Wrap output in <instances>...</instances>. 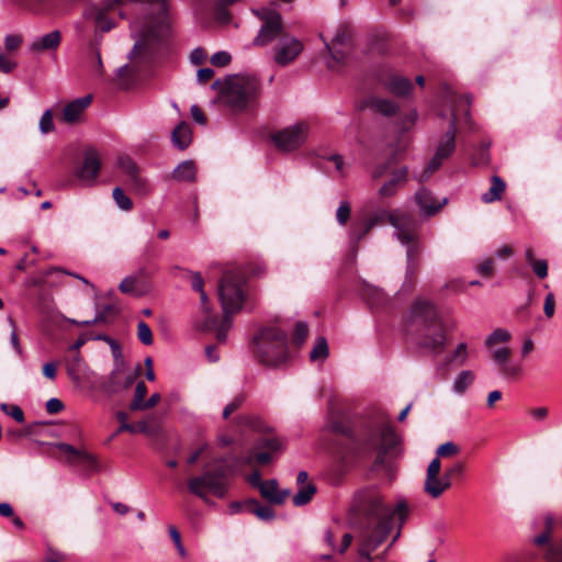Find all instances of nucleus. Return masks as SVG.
Segmentation results:
<instances>
[{"instance_id": "ddd939ff", "label": "nucleus", "mask_w": 562, "mask_h": 562, "mask_svg": "<svg viewBox=\"0 0 562 562\" xmlns=\"http://www.w3.org/2000/svg\"><path fill=\"white\" fill-rule=\"evenodd\" d=\"M303 43L296 37L286 33L280 37L274 47V61L280 66L291 64L303 50Z\"/></svg>"}, {"instance_id": "473e14b6", "label": "nucleus", "mask_w": 562, "mask_h": 562, "mask_svg": "<svg viewBox=\"0 0 562 562\" xmlns=\"http://www.w3.org/2000/svg\"><path fill=\"white\" fill-rule=\"evenodd\" d=\"M316 493V486L312 483L303 485L297 493L293 496V504L295 506H303L310 503Z\"/></svg>"}, {"instance_id": "c03bdc74", "label": "nucleus", "mask_w": 562, "mask_h": 562, "mask_svg": "<svg viewBox=\"0 0 562 562\" xmlns=\"http://www.w3.org/2000/svg\"><path fill=\"white\" fill-rule=\"evenodd\" d=\"M168 531L179 555L186 559L188 553L184 546L182 544L180 532L175 526H169Z\"/></svg>"}, {"instance_id": "f704fd0d", "label": "nucleus", "mask_w": 562, "mask_h": 562, "mask_svg": "<svg viewBox=\"0 0 562 562\" xmlns=\"http://www.w3.org/2000/svg\"><path fill=\"white\" fill-rule=\"evenodd\" d=\"M157 430V419L154 416H149L143 420L134 424V432L133 434H145V435H154Z\"/></svg>"}, {"instance_id": "4c0bfd02", "label": "nucleus", "mask_w": 562, "mask_h": 562, "mask_svg": "<svg viewBox=\"0 0 562 562\" xmlns=\"http://www.w3.org/2000/svg\"><path fill=\"white\" fill-rule=\"evenodd\" d=\"M147 387L144 382H138L135 387L134 397L130 404L131 411H142V404L145 402Z\"/></svg>"}, {"instance_id": "a19ab883", "label": "nucleus", "mask_w": 562, "mask_h": 562, "mask_svg": "<svg viewBox=\"0 0 562 562\" xmlns=\"http://www.w3.org/2000/svg\"><path fill=\"white\" fill-rule=\"evenodd\" d=\"M119 167L126 176V178H132L133 176L139 173L138 167L130 157H121L119 159Z\"/></svg>"}, {"instance_id": "f257e3e1", "label": "nucleus", "mask_w": 562, "mask_h": 562, "mask_svg": "<svg viewBox=\"0 0 562 562\" xmlns=\"http://www.w3.org/2000/svg\"><path fill=\"white\" fill-rule=\"evenodd\" d=\"M350 512L367 520L358 539L359 562H373L371 553L389 537L393 517L398 516L403 521L408 515V508L404 501L391 507L375 486L357 491L350 503Z\"/></svg>"}, {"instance_id": "0eeeda50", "label": "nucleus", "mask_w": 562, "mask_h": 562, "mask_svg": "<svg viewBox=\"0 0 562 562\" xmlns=\"http://www.w3.org/2000/svg\"><path fill=\"white\" fill-rule=\"evenodd\" d=\"M254 345L257 358L266 366H278L286 359V334L279 328L262 329L256 336Z\"/></svg>"}, {"instance_id": "2eb2a0df", "label": "nucleus", "mask_w": 562, "mask_h": 562, "mask_svg": "<svg viewBox=\"0 0 562 562\" xmlns=\"http://www.w3.org/2000/svg\"><path fill=\"white\" fill-rule=\"evenodd\" d=\"M379 443H376L378 453L372 469L374 471L385 470L390 472L391 465L386 461V454L392 448L395 447L396 436L390 426H384L379 432Z\"/></svg>"}, {"instance_id": "5701e85b", "label": "nucleus", "mask_w": 562, "mask_h": 562, "mask_svg": "<svg viewBox=\"0 0 562 562\" xmlns=\"http://www.w3.org/2000/svg\"><path fill=\"white\" fill-rule=\"evenodd\" d=\"M415 200L422 213L426 215H432L437 213L446 203V200H443L442 202L437 201L432 196V194L425 188H422L416 192Z\"/></svg>"}, {"instance_id": "c756f323", "label": "nucleus", "mask_w": 562, "mask_h": 562, "mask_svg": "<svg viewBox=\"0 0 562 562\" xmlns=\"http://www.w3.org/2000/svg\"><path fill=\"white\" fill-rule=\"evenodd\" d=\"M475 374L471 370L461 371L454 379L452 390L456 394L462 395L474 382Z\"/></svg>"}, {"instance_id": "79ce46f5", "label": "nucleus", "mask_w": 562, "mask_h": 562, "mask_svg": "<svg viewBox=\"0 0 562 562\" xmlns=\"http://www.w3.org/2000/svg\"><path fill=\"white\" fill-rule=\"evenodd\" d=\"M460 451V448L453 443L452 441H448V442H445L442 445H440L436 451V454L438 458V460H440V458H446V457H453L456 454H458Z\"/></svg>"}, {"instance_id": "6ab92c4d", "label": "nucleus", "mask_w": 562, "mask_h": 562, "mask_svg": "<svg viewBox=\"0 0 562 562\" xmlns=\"http://www.w3.org/2000/svg\"><path fill=\"white\" fill-rule=\"evenodd\" d=\"M408 170L406 167L400 168L392 173L390 180H387L379 189L378 194L381 199H387L394 196L398 189L407 182Z\"/></svg>"}, {"instance_id": "a878e982", "label": "nucleus", "mask_w": 562, "mask_h": 562, "mask_svg": "<svg viewBox=\"0 0 562 562\" xmlns=\"http://www.w3.org/2000/svg\"><path fill=\"white\" fill-rule=\"evenodd\" d=\"M171 140L175 147L183 150L192 142V132L186 122H180L171 133Z\"/></svg>"}, {"instance_id": "5fc2aeb1", "label": "nucleus", "mask_w": 562, "mask_h": 562, "mask_svg": "<svg viewBox=\"0 0 562 562\" xmlns=\"http://www.w3.org/2000/svg\"><path fill=\"white\" fill-rule=\"evenodd\" d=\"M231 55L227 52L221 50L212 55L211 63L217 67H224L231 63Z\"/></svg>"}, {"instance_id": "13d9d810", "label": "nucleus", "mask_w": 562, "mask_h": 562, "mask_svg": "<svg viewBox=\"0 0 562 562\" xmlns=\"http://www.w3.org/2000/svg\"><path fill=\"white\" fill-rule=\"evenodd\" d=\"M58 449L66 453L72 461H78L82 450H78L69 443H59Z\"/></svg>"}, {"instance_id": "7c9ffc66", "label": "nucleus", "mask_w": 562, "mask_h": 562, "mask_svg": "<svg viewBox=\"0 0 562 562\" xmlns=\"http://www.w3.org/2000/svg\"><path fill=\"white\" fill-rule=\"evenodd\" d=\"M244 506L246 510L256 515L261 520L268 521L274 518L273 509L270 506L260 505L256 499H249Z\"/></svg>"}, {"instance_id": "7ed1b4c3", "label": "nucleus", "mask_w": 562, "mask_h": 562, "mask_svg": "<svg viewBox=\"0 0 562 562\" xmlns=\"http://www.w3.org/2000/svg\"><path fill=\"white\" fill-rule=\"evenodd\" d=\"M127 3L148 4L151 12L155 14L142 31V38L135 42L132 50V54H135L144 47V43L146 41L151 38L159 40L167 35L169 31V19L167 14L168 4L166 0H103L101 7L89 8L86 11V16L93 19L97 27L101 32H108L114 26L108 18V12L114 11L116 8Z\"/></svg>"}, {"instance_id": "9b49d317", "label": "nucleus", "mask_w": 562, "mask_h": 562, "mask_svg": "<svg viewBox=\"0 0 562 562\" xmlns=\"http://www.w3.org/2000/svg\"><path fill=\"white\" fill-rule=\"evenodd\" d=\"M456 115L453 114L450 120V127L447 133L441 137L437 146L432 159L429 161L427 169L422 172L416 179L419 182L426 181L429 176L439 169L445 159L449 158L456 149Z\"/></svg>"}, {"instance_id": "69168bd1", "label": "nucleus", "mask_w": 562, "mask_h": 562, "mask_svg": "<svg viewBox=\"0 0 562 562\" xmlns=\"http://www.w3.org/2000/svg\"><path fill=\"white\" fill-rule=\"evenodd\" d=\"M63 409H64V404L58 398L53 397L46 402V411L49 414H57V413L61 412Z\"/></svg>"}, {"instance_id": "6e6552de", "label": "nucleus", "mask_w": 562, "mask_h": 562, "mask_svg": "<svg viewBox=\"0 0 562 562\" xmlns=\"http://www.w3.org/2000/svg\"><path fill=\"white\" fill-rule=\"evenodd\" d=\"M245 283V274L239 269L224 272L218 285V296L225 313H236L241 310L246 294Z\"/></svg>"}, {"instance_id": "72a5a7b5", "label": "nucleus", "mask_w": 562, "mask_h": 562, "mask_svg": "<svg viewBox=\"0 0 562 562\" xmlns=\"http://www.w3.org/2000/svg\"><path fill=\"white\" fill-rule=\"evenodd\" d=\"M328 345L327 340L324 337H318L316 342L310 353V359L312 361H325L328 358Z\"/></svg>"}, {"instance_id": "423d86ee", "label": "nucleus", "mask_w": 562, "mask_h": 562, "mask_svg": "<svg viewBox=\"0 0 562 562\" xmlns=\"http://www.w3.org/2000/svg\"><path fill=\"white\" fill-rule=\"evenodd\" d=\"M512 334L507 329L496 328L486 337L484 345L499 373L507 380H516L524 374V367L521 362L510 359L512 350L507 346H501L508 344Z\"/></svg>"}, {"instance_id": "864d4df0", "label": "nucleus", "mask_w": 562, "mask_h": 562, "mask_svg": "<svg viewBox=\"0 0 562 562\" xmlns=\"http://www.w3.org/2000/svg\"><path fill=\"white\" fill-rule=\"evenodd\" d=\"M452 360L458 361L460 364H464L468 360V346L465 342H461L457 346L453 351Z\"/></svg>"}, {"instance_id": "aec40b11", "label": "nucleus", "mask_w": 562, "mask_h": 562, "mask_svg": "<svg viewBox=\"0 0 562 562\" xmlns=\"http://www.w3.org/2000/svg\"><path fill=\"white\" fill-rule=\"evenodd\" d=\"M260 495L271 504L281 505L290 495L289 490H280L277 480H267L260 484Z\"/></svg>"}, {"instance_id": "4be33fe9", "label": "nucleus", "mask_w": 562, "mask_h": 562, "mask_svg": "<svg viewBox=\"0 0 562 562\" xmlns=\"http://www.w3.org/2000/svg\"><path fill=\"white\" fill-rule=\"evenodd\" d=\"M91 97L85 95L69 102L63 111V120L66 123H76L80 120L83 111L90 105Z\"/></svg>"}, {"instance_id": "cd10ccee", "label": "nucleus", "mask_w": 562, "mask_h": 562, "mask_svg": "<svg viewBox=\"0 0 562 562\" xmlns=\"http://www.w3.org/2000/svg\"><path fill=\"white\" fill-rule=\"evenodd\" d=\"M195 175L196 167L192 160L182 161L172 172L173 179L181 182L194 181Z\"/></svg>"}, {"instance_id": "3c124183", "label": "nucleus", "mask_w": 562, "mask_h": 562, "mask_svg": "<svg viewBox=\"0 0 562 562\" xmlns=\"http://www.w3.org/2000/svg\"><path fill=\"white\" fill-rule=\"evenodd\" d=\"M552 526H553V518L551 516H547L546 517V529L547 530H546V532H543L535 538V542L537 544L541 546L549 541L550 533L552 531Z\"/></svg>"}, {"instance_id": "dca6fc26", "label": "nucleus", "mask_w": 562, "mask_h": 562, "mask_svg": "<svg viewBox=\"0 0 562 562\" xmlns=\"http://www.w3.org/2000/svg\"><path fill=\"white\" fill-rule=\"evenodd\" d=\"M101 168V160L94 148H89L85 153L82 165L77 169V177L85 186L95 183Z\"/></svg>"}, {"instance_id": "de8ad7c7", "label": "nucleus", "mask_w": 562, "mask_h": 562, "mask_svg": "<svg viewBox=\"0 0 562 562\" xmlns=\"http://www.w3.org/2000/svg\"><path fill=\"white\" fill-rule=\"evenodd\" d=\"M495 262L492 258L485 259L476 266V272L485 278H491L494 274Z\"/></svg>"}, {"instance_id": "9d476101", "label": "nucleus", "mask_w": 562, "mask_h": 562, "mask_svg": "<svg viewBox=\"0 0 562 562\" xmlns=\"http://www.w3.org/2000/svg\"><path fill=\"white\" fill-rule=\"evenodd\" d=\"M256 15L262 20V25L254 38V46H267L273 41H280L282 35H285L282 18L280 13L272 10L255 11Z\"/></svg>"}, {"instance_id": "a18cd8bd", "label": "nucleus", "mask_w": 562, "mask_h": 562, "mask_svg": "<svg viewBox=\"0 0 562 562\" xmlns=\"http://www.w3.org/2000/svg\"><path fill=\"white\" fill-rule=\"evenodd\" d=\"M55 128L54 121H53V113L50 110H46L41 120H40V131L43 134H47L53 132Z\"/></svg>"}, {"instance_id": "a211bd4d", "label": "nucleus", "mask_w": 562, "mask_h": 562, "mask_svg": "<svg viewBox=\"0 0 562 562\" xmlns=\"http://www.w3.org/2000/svg\"><path fill=\"white\" fill-rule=\"evenodd\" d=\"M134 382V376L125 372L123 364L116 366L111 372L109 381L104 384V391L108 393H117L128 389Z\"/></svg>"}, {"instance_id": "e433bc0d", "label": "nucleus", "mask_w": 562, "mask_h": 562, "mask_svg": "<svg viewBox=\"0 0 562 562\" xmlns=\"http://www.w3.org/2000/svg\"><path fill=\"white\" fill-rule=\"evenodd\" d=\"M372 106L378 112H380L381 114H384V115H392L398 109V106L395 102L387 100V99H381V98L372 100Z\"/></svg>"}, {"instance_id": "49530a36", "label": "nucleus", "mask_w": 562, "mask_h": 562, "mask_svg": "<svg viewBox=\"0 0 562 562\" xmlns=\"http://www.w3.org/2000/svg\"><path fill=\"white\" fill-rule=\"evenodd\" d=\"M119 289L123 293L137 295L138 291H137V280H136V278H134V277H126L120 283Z\"/></svg>"}, {"instance_id": "39448f33", "label": "nucleus", "mask_w": 562, "mask_h": 562, "mask_svg": "<svg viewBox=\"0 0 562 562\" xmlns=\"http://www.w3.org/2000/svg\"><path fill=\"white\" fill-rule=\"evenodd\" d=\"M213 89H220L221 100L233 111H243L251 105L259 95L260 82L255 76H228L223 82L216 80Z\"/></svg>"}, {"instance_id": "f8f14e48", "label": "nucleus", "mask_w": 562, "mask_h": 562, "mask_svg": "<svg viewBox=\"0 0 562 562\" xmlns=\"http://www.w3.org/2000/svg\"><path fill=\"white\" fill-rule=\"evenodd\" d=\"M308 135V125L300 122L276 132L272 135V142L276 147L284 153H290L300 148Z\"/></svg>"}, {"instance_id": "4d7b16f0", "label": "nucleus", "mask_w": 562, "mask_h": 562, "mask_svg": "<svg viewBox=\"0 0 562 562\" xmlns=\"http://www.w3.org/2000/svg\"><path fill=\"white\" fill-rule=\"evenodd\" d=\"M116 418L121 423V426L117 429V434L122 431H128L131 434L134 432V425L128 424V415L125 412H117Z\"/></svg>"}, {"instance_id": "c9c22d12", "label": "nucleus", "mask_w": 562, "mask_h": 562, "mask_svg": "<svg viewBox=\"0 0 562 562\" xmlns=\"http://www.w3.org/2000/svg\"><path fill=\"white\" fill-rule=\"evenodd\" d=\"M112 196L117 207L121 210L128 212L133 209V202L131 198H128L121 187H115L112 192Z\"/></svg>"}, {"instance_id": "37998d69", "label": "nucleus", "mask_w": 562, "mask_h": 562, "mask_svg": "<svg viewBox=\"0 0 562 562\" xmlns=\"http://www.w3.org/2000/svg\"><path fill=\"white\" fill-rule=\"evenodd\" d=\"M0 409L11 416L15 422L23 423L24 422V413L22 408L18 405H9L7 403H2L0 405Z\"/></svg>"}, {"instance_id": "f03ea898", "label": "nucleus", "mask_w": 562, "mask_h": 562, "mask_svg": "<svg viewBox=\"0 0 562 562\" xmlns=\"http://www.w3.org/2000/svg\"><path fill=\"white\" fill-rule=\"evenodd\" d=\"M407 323L416 333L419 347L432 352H441L447 344V333L457 328V321L438 312L436 305L418 297L412 304Z\"/></svg>"}, {"instance_id": "393cba45", "label": "nucleus", "mask_w": 562, "mask_h": 562, "mask_svg": "<svg viewBox=\"0 0 562 562\" xmlns=\"http://www.w3.org/2000/svg\"><path fill=\"white\" fill-rule=\"evenodd\" d=\"M505 190V181L501 177L494 175L491 177V187L481 195V200L486 204L499 201L503 198Z\"/></svg>"}, {"instance_id": "09e8293b", "label": "nucleus", "mask_w": 562, "mask_h": 562, "mask_svg": "<svg viewBox=\"0 0 562 562\" xmlns=\"http://www.w3.org/2000/svg\"><path fill=\"white\" fill-rule=\"evenodd\" d=\"M533 273L539 278V279H544L548 277V270H549V267H548V261L546 259H538L537 261L532 262L530 265Z\"/></svg>"}, {"instance_id": "0e129e2a", "label": "nucleus", "mask_w": 562, "mask_h": 562, "mask_svg": "<svg viewBox=\"0 0 562 562\" xmlns=\"http://www.w3.org/2000/svg\"><path fill=\"white\" fill-rule=\"evenodd\" d=\"M244 402L243 396L235 397L229 404H227L223 411V417L228 418L232 413L240 407Z\"/></svg>"}, {"instance_id": "bf43d9fd", "label": "nucleus", "mask_w": 562, "mask_h": 562, "mask_svg": "<svg viewBox=\"0 0 562 562\" xmlns=\"http://www.w3.org/2000/svg\"><path fill=\"white\" fill-rule=\"evenodd\" d=\"M22 43V37L16 34L7 35L4 38V47L9 52H13L19 48Z\"/></svg>"}, {"instance_id": "052dcab7", "label": "nucleus", "mask_w": 562, "mask_h": 562, "mask_svg": "<svg viewBox=\"0 0 562 562\" xmlns=\"http://www.w3.org/2000/svg\"><path fill=\"white\" fill-rule=\"evenodd\" d=\"M78 462L82 463L91 471H95L98 469V462H97L95 458L86 451H82V453L80 454V457L78 459Z\"/></svg>"}, {"instance_id": "e2e57ef3", "label": "nucleus", "mask_w": 562, "mask_h": 562, "mask_svg": "<svg viewBox=\"0 0 562 562\" xmlns=\"http://www.w3.org/2000/svg\"><path fill=\"white\" fill-rule=\"evenodd\" d=\"M9 323L12 326V331L10 335V342L13 347V349L16 351L18 355H22V348L19 341V337L15 330V323L12 317H9Z\"/></svg>"}, {"instance_id": "bb28decb", "label": "nucleus", "mask_w": 562, "mask_h": 562, "mask_svg": "<svg viewBox=\"0 0 562 562\" xmlns=\"http://www.w3.org/2000/svg\"><path fill=\"white\" fill-rule=\"evenodd\" d=\"M125 183L128 187V190L138 196L143 198L151 192L150 183L139 173L133 176L132 178H126Z\"/></svg>"}, {"instance_id": "4468645a", "label": "nucleus", "mask_w": 562, "mask_h": 562, "mask_svg": "<svg viewBox=\"0 0 562 562\" xmlns=\"http://www.w3.org/2000/svg\"><path fill=\"white\" fill-rule=\"evenodd\" d=\"M441 462L438 458L431 460L427 468L426 480L424 483L425 492L432 498H438L442 493L451 486L448 479L439 477Z\"/></svg>"}, {"instance_id": "338daca9", "label": "nucleus", "mask_w": 562, "mask_h": 562, "mask_svg": "<svg viewBox=\"0 0 562 562\" xmlns=\"http://www.w3.org/2000/svg\"><path fill=\"white\" fill-rule=\"evenodd\" d=\"M190 59L192 64L200 65L206 59V53L203 48H194L191 52Z\"/></svg>"}, {"instance_id": "f3484780", "label": "nucleus", "mask_w": 562, "mask_h": 562, "mask_svg": "<svg viewBox=\"0 0 562 562\" xmlns=\"http://www.w3.org/2000/svg\"><path fill=\"white\" fill-rule=\"evenodd\" d=\"M232 314L225 313L222 321H218L215 316L211 315L205 317L203 321H196L194 323L195 329L200 331H210L215 330L216 339L220 342H224L226 340V334L232 327Z\"/></svg>"}, {"instance_id": "774afa93", "label": "nucleus", "mask_w": 562, "mask_h": 562, "mask_svg": "<svg viewBox=\"0 0 562 562\" xmlns=\"http://www.w3.org/2000/svg\"><path fill=\"white\" fill-rule=\"evenodd\" d=\"M43 374L45 378L49 380H55L57 375V363L56 362H46L43 366Z\"/></svg>"}, {"instance_id": "20e7f679", "label": "nucleus", "mask_w": 562, "mask_h": 562, "mask_svg": "<svg viewBox=\"0 0 562 562\" xmlns=\"http://www.w3.org/2000/svg\"><path fill=\"white\" fill-rule=\"evenodd\" d=\"M390 224L395 228V236L401 244L408 246L407 258L411 260L413 257V248L417 240V223L406 212L402 210H375L363 223L361 232L353 231V235L359 240L367 235L374 226Z\"/></svg>"}, {"instance_id": "680f3d73", "label": "nucleus", "mask_w": 562, "mask_h": 562, "mask_svg": "<svg viewBox=\"0 0 562 562\" xmlns=\"http://www.w3.org/2000/svg\"><path fill=\"white\" fill-rule=\"evenodd\" d=\"M464 471V465L462 462H457L452 467L448 468L445 471V479H448V482H451V479L454 476L462 475Z\"/></svg>"}, {"instance_id": "412c9836", "label": "nucleus", "mask_w": 562, "mask_h": 562, "mask_svg": "<svg viewBox=\"0 0 562 562\" xmlns=\"http://www.w3.org/2000/svg\"><path fill=\"white\" fill-rule=\"evenodd\" d=\"M61 42V34L59 31H52L43 36L36 37L30 45V50L33 53H42L48 50H56Z\"/></svg>"}, {"instance_id": "1a4fd4ad", "label": "nucleus", "mask_w": 562, "mask_h": 562, "mask_svg": "<svg viewBox=\"0 0 562 562\" xmlns=\"http://www.w3.org/2000/svg\"><path fill=\"white\" fill-rule=\"evenodd\" d=\"M187 485L190 493L207 504L210 503L209 494L222 498L227 492V483L221 471H206L201 475L193 476L188 480Z\"/></svg>"}, {"instance_id": "c85d7f7f", "label": "nucleus", "mask_w": 562, "mask_h": 562, "mask_svg": "<svg viewBox=\"0 0 562 562\" xmlns=\"http://www.w3.org/2000/svg\"><path fill=\"white\" fill-rule=\"evenodd\" d=\"M387 89L395 95L406 97L413 90V83L407 78L395 76L389 81Z\"/></svg>"}, {"instance_id": "ea45409f", "label": "nucleus", "mask_w": 562, "mask_h": 562, "mask_svg": "<svg viewBox=\"0 0 562 562\" xmlns=\"http://www.w3.org/2000/svg\"><path fill=\"white\" fill-rule=\"evenodd\" d=\"M308 336V325L305 322H297L295 324L294 330H293V341L297 346H301L305 342L306 338Z\"/></svg>"}, {"instance_id": "b1692460", "label": "nucleus", "mask_w": 562, "mask_h": 562, "mask_svg": "<svg viewBox=\"0 0 562 562\" xmlns=\"http://www.w3.org/2000/svg\"><path fill=\"white\" fill-rule=\"evenodd\" d=\"M265 447L268 448L269 451L251 453L243 460V463L247 465H251L254 461H256L259 464L269 463L272 459V452L280 450L281 443L278 439H269L265 441Z\"/></svg>"}, {"instance_id": "8fccbe9b", "label": "nucleus", "mask_w": 562, "mask_h": 562, "mask_svg": "<svg viewBox=\"0 0 562 562\" xmlns=\"http://www.w3.org/2000/svg\"><path fill=\"white\" fill-rule=\"evenodd\" d=\"M350 205L348 202H341L336 212V218L339 224L345 225L350 216Z\"/></svg>"}, {"instance_id": "603ef678", "label": "nucleus", "mask_w": 562, "mask_h": 562, "mask_svg": "<svg viewBox=\"0 0 562 562\" xmlns=\"http://www.w3.org/2000/svg\"><path fill=\"white\" fill-rule=\"evenodd\" d=\"M546 557L549 562H562V542L551 546Z\"/></svg>"}, {"instance_id": "6e6d98bb", "label": "nucleus", "mask_w": 562, "mask_h": 562, "mask_svg": "<svg viewBox=\"0 0 562 562\" xmlns=\"http://www.w3.org/2000/svg\"><path fill=\"white\" fill-rule=\"evenodd\" d=\"M543 312L548 318L553 317L555 312V299L553 293H548L544 297Z\"/></svg>"}, {"instance_id": "58836bf2", "label": "nucleus", "mask_w": 562, "mask_h": 562, "mask_svg": "<svg viewBox=\"0 0 562 562\" xmlns=\"http://www.w3.org/2000/svg\"><path fill=\"white\" fill-rule=\"evenodd\" d=\"M137 338L145 346H150L153 344V331L144 321H139L137 323Z\"/></svg>"}, {"instance_id": "2f4dec72", "label": "nucleus", "mask_w": 562, "mask_h": 562, "mask_svg": "<svg viewBox=\"0 0 562 562\" xmlns=\"http://www.w3.org/2000/svg\"><path fill=\"white\" fill-rule=\"evenodd\" d=\"M348 38V34H347V31L346 30H338L337 33L335 34L334 38H333V42L331 44H329L328 42H325V46L326 48L328 49L329 54L331 55L333 59L336 60V61H340L342 58H344V55L339 50H336V45H341L344 44Z\"/></svg>"}]
</instances>
